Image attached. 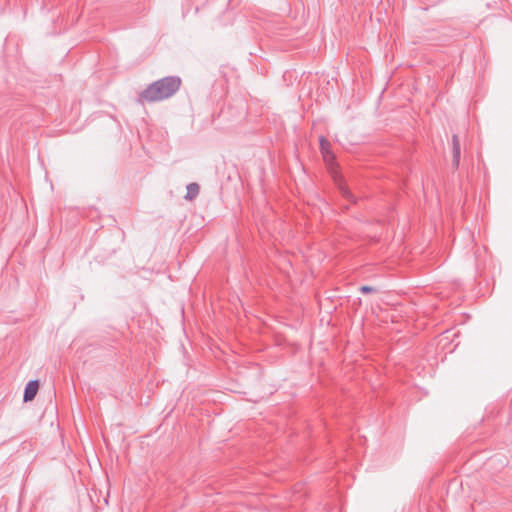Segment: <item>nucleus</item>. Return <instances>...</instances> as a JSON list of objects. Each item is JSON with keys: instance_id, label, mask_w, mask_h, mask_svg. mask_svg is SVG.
<instances>
[{"instance_id": "1", "label": "nucleus", "mask_w": 512, "mask_h": 512, "mask_svg": "<svg viewBox=\"0 0 512 512\" xmlns=\"http://www.w3.org/2000/svg\"><path fill=\"white\" fill-rule=\"evenodd\" d=\"M182 80L179 76H166L149 84L138 93L136 102L140 105L161 102L173 97L180 89Z\"/></svg>"}, {"instance_id": "2", "label": "nucleus", "mask_w": 512, "mask_h": 512, "mask_svg": "<svg viewBox=\"0 0 512 512\" xmlns=\"http://www.w3.org/2000/svg\"><path fill=\"white\" fill-rule=\"evenodd\" d=\"M461 147L457 134L452 135V166L457 169L460 164Z\"/></svg>"}, {"instance_id": "3", "label": "nucleus", "mask_w": 512, "mask_h": 512, "mask_svg": "<svg viewBox=\"0 0 512 512\" xmlns=\"http://www.w3.org/2000/svg\"><path fill=\"white\" fill-rule=\"evenodd\" d=\"M39 389V381L38 380H31L29 381L24 389V395H23V401L24 402H30L32 401Z\"/></svg>"}, {"instance_id": "4", "label": "nucleus", "mask_w": 512, "mask_h": 512, "mask_svg": "<svg viewBox=\"0 0 512 512\" xmlns=\"http://www.w3.org/2000/svg\"><path fill=\"white\" fill-rule=\"evenodd\" d=\"M186 189H187V192H186V195L184 198L186 200L191 201V200H194L198 196L199 191H200V186L197 183L193 182V183L188 184Z\"/></svg>"}, {"instance_id": "5", "label": "nucleus", "mask_w": 512, "mask_h": 512, "mask_svg": "<svg viewBox=\"0 0 512 512\" xmlns=\"http://www.w3.org/2000/svg\"><path fill=\"white\" fill-rule=\"evenodd\" d=\"M320 148L323 154L329 153L330 142L325 137H320Z\"/></svg>"}, {"instance_id": "6", "label": "nucleus", "mask_w": 512, "mask_h": 512, "mask_svg": "<svg viewBox=\"0 0 512 512\" xmlns=\"http://www.w3.org/2000/svg\"><path fill=\"white\" fill-rule=\"evenodd\" d=\"M340 191L344 198H346L349 201L355 202V198H354L353 194L347 187L341 186Z\"/></svg>"}, {"instance_id": "7", "label": "nucleus", "mask_w": 512, "mask_h": 512, "mask_svg": "<svg viewBox=\"0 0 512 512\" xmlns=\"http://www.w3.org/2000/svg\"><path fill=\"white\" fill-rule=\"evenodd\" d=\"M359 291L362 293V294H369V293H376L377 292V289L375 287H372V286H368V285H363L359 288Z\"/></svg>"}]
</instances>
